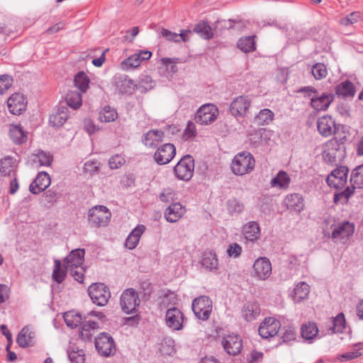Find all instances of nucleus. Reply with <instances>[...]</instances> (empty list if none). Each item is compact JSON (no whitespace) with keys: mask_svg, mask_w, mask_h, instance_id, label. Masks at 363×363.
I'll return each instance as SVG.
<instances>
[{"mask_svg":"<svg viewBox=\"0 0 363 363\" xmlns=\"http://www.w3.org/2000/svg\"><path fill=\"white\" fill-rule=\"evenodd\" d=\"M66 269H69L72 277H73L76 281L81 284L83 283L84 269L82 266H80L79 268L74 267Z\"/></svg>","mask_w":363,"mask_h":363,"instance_id":"obj_60","label":"nucleus"},{"mask_svg":"<svg viewBox=\"0 0 363 363\" xmlns=\"http://www.w3.org/2000/svg\"><path fill=\"white\" fill-rule=\"evenodd\" d=\"M145 230V226L143 225H138L135 227L128 235L125 242V247L133 250L135 249L140 239L141 235Z\"/></svg>","mask_w":363,"mask_h":363,"instance_id":"obj_30","label":"nucleus"},{"mask_svg":"<svg viewBox=\"0 0 363 363\" xmlns=\"http://www.w3.org/2000/svg\"><path fill=\"white\" fill-rule=\"evenodd\" d=\"M255 161L251 153L242 152L235 155L232 163V171L237 175H244L254 169Z\"/></svg>","mask_w":363,"mask_h":363,"instance_id":"obj_1","label":"nucleus"},{"mask_svg":"<svg viewBox=\"0 0 363 363\" xmlns=\"http://www.w3.org/2000/svg\"><path fill=\"white\" fill-rule=\"evenodd\" d=\"M67 108L66 107L60 108L57 111L52 113L49 118V123L55 127H60L65 124L68 118Z\"/></svg>","mask_w":363,"mask_h":363,"instance_id":"obj_33","label":"nucleus"},{"mask_svg":"<svg viewBox=\"0 0 363 363\" xmlns=\"http://www.w3.org/2000/svg\"><path fill=\"white\" fill-rule=\"evenodd\" d=\"M89 78L84 72H78L74 79V86L81 91L86 92L89 88Z\"/></svg>","mask_w":363,"mask_h":363,"instance_id":"obj_43","label":"nucleus"},{"mask_svg":"<svg viewBox=\"0 0 363 363\" xmlns=\"http://www.w3.org/2000/svg\"><path fill=\"white\" fill-rule=\"evenodd\" d=\"M228 211L230 214L240 213L244 209V205L235 199L228 200L227 203Z\"/></svg>","mask_w":363,"mask_h":363,"instance_id":"obj_56","label":"nucleus"},{"mask_svg":"<svg viewBox=\"0 0 363 363\" xmlns=\"http://www.w3.org/2000/svg\"><path fill=\"white\" fill-rule=\"evenodd\" d=\"M193 32L199 34L204 39H210L213 36L211 26L205 22L196 24L193 28Z\"/></svg>","mask_w":363,"mask_h":363,"instance_id":"obj_46","label":"nucleus"},{"mask_svg":"<svg viewBox=\"0 0 363 363\" xmlns=\"http://www.w3.org/2000/svg\"><path fill=\"white\" fill-rule=\"evenodd\" d=\"M139 292L142 295L143 298L148 300L152 292V286L148 280L140 282Z\"/></svg>","mask_w":363,"mask_h":363,"instance_id":"obj_57","label":"nucleus"},{"mask_svg":"<svg viewBox=\"0 0 363 363\" xmlns=\"http://www.w3.org/2000/svg\"><path fill=\"white\" fill-rule=\"evenodd\" d=\"M118 116L116 111L109 106H106L103 110L99 112V118L101 122L108 123L114 121Z\"/></svg>","mask_w":363,"mask_h":363,"instance_id":"obj_47","label":"nucleus"},{"mask_svg":"<svg viewBox=\"0 0 363 363\" xmlns=\"http://www.w3.org/2000/svg\"><path fill=\"white\" fill-rule=\"evenodd\" d=\"M201 264L210 271L216 269L218 264L216 255L212 251H205L202 255Z\"/></svg>","mask_w":363,"mask_h":363,"instance_id":"obj_34","label":"nucleus"},{"mask_svg":"<svg viewBox=\"0 0 363 363\" xmlns=\"http://www.w3.org/2000/svg\"><path fill=\"white\" fill-rule=\"evenodd\" d=\"M51 184L50 175L45 172H40L30 184L29 191L33 194L44 191Z\"/></svg>","mask_w":363,"mask_h":363,"instance_id":"obj_18","label":"nucleus"},{"mask_svg":"<svg viewBox=\"0 0 363 363\" xmlns=\"http://www.w3.org/2000/svg\"><path fill=\"white\" fill-rule=\"evenodd\" d=\"M125 160L121 155H116L112 156L108 160V164L111 169H115L121 167Z\"/></svg>","mask_w":363,"mask_h":363,"instance_id":"obj_61","label":"nucleus"},{"mask_svg":"<svg viewBox=\"0 0 363 363\" xmlns=\"http://www.w3.org/2000/svg\"><path fill=\"white\" fill-rule=\"evenodd\" d=\"M361 18V13L359 11H354L342 18L340 20V23L343 26H348L359 21Z\"/></svg>","mask_w":363,"mask_h":363,"instance_id":"obj_53","label":"nucleus"},{"mask_svg":"<svg viewBox=\"0 0 363 363\" xmlns=\"http://www.w3.org/2000/svg\"><path fill=\"white\" fill-rule=\"evenodd\" d=\"M274 113L269 108L261 110L255 116L254 123L258 125L269 124L274 120Z\"/></svg>","mask_w":363,"mask_h":363,"instance_id":"obj_40","label":"nucleus"},{"mask_svg":"<svg viewBox=\"0 0 363 363\" xmlns=\"http://www.w3.org/2000/svg\"><path fill=\"white\" fill-rule=\"evenodd\" d=\"M222 345L228 354L235 356L241 352L242 340L238 335H228L223 337Z\"/></svg>","mask_w":363,"mask_h":363,"instance_id":"obj_15","label":"nucleus"},{"mask_svg":"<svg viewBox=\"0 0 363 363\" xmlns=\"http://www.w3.org/2000/svg\"><path fill=\"white\" fill-rule=\"evenodd\" d=\"M255 274L259 279L264 280L272 274V265L267 257H259L253 264Z\"/></svg>","mask_w":363,"mask_h":363,"instance_id":"obj_19","label":"nucleus"},{"mask_svg":"<svg viewBox=\"0 0 363 363\" xmlns=\"http://www.w3.org/2000/svg\"><path fill=\"white\" fill-rule=\"evenodd\" d=\"M65 99L67 105L73 109H78L82 104V98L80 91H69Z\"/></svg>","mask_w":363,"mask_h":363,"instance_id":"obj_39","label":"nucleus"},{"mask_svg":"<svg viewBox=\"0 0 363 363\" xmlns=\"http://www.w3.org/2000/svg\"><path fill=\"white\" fill-rule=\"evenodd\" d=\"M335 99V94L330 92L316 94L311 99V106L316 111H326Z\"/></svg>","mask_w":363,"mask_h":363,"instance_id":"obj_16","label":"nucleus"},{"mask_svg":"<svg viewBox=\"0 0 363 363\" xmlns=\"http://www.w3.org/2000/svg\"><path fill=\"white\" fill-rule=\"evenodd\" d=\"M63 318L67 325L70 328H75L81 323L83 324L84 318L80 313L68 311L64 313ZM86 317H84V319Z\"/></svg>","mask_w":363,"mask_h":363,"instance_id":"obj_36","label":"nucleus"},{"mask_svg":"<svg viewBox=\"0 0 363 363\" xmlns=\"http://www.w3.org/2000/svg\"><path fill=\"white\" fill-rule=\"evenodd\" d=\"M196 133L197 132L195 124L189 121L187 123L186 128H185L184 132L183 133V138L186 140L193 138L196 137Z\"/></svg>","mask_w":363,"mask_h":363,"instance_id":"obj_62","label":"nucleus"},{"mask_svg":"<svg viewBox=\"0 0 363 363\" xmlns=\"http://www.w3.org/2000/svg\"><path fill=\"white\" fill-rule=\"evenodd\" d=\"M85 250L84 249H76L70 252L64 260V267L65 268L77 267L79 268L84 262Z\"/></svg>","mask_w":363,"mask_h":363,"instance_id":"obj_20","label":"nucleus"},{"mask_svg":"<svg viewBox=\"0 0 363 363\" xmlns=\"http://www.w3.org/2000/svg\"><path fill=\"white\" fill-rule=\"evenodd\" d=\"M34 162H38L40 166L48 167L52 164V156L50 152H46L43 150H39L34 155Z\"/></svg>","mask_w":363,"mask_h":363,"instance_id":"obj_50","label":"nucleus"},{"mask_svg":"<svg viewBox=\"0 0 363 363\" xmlns=\"http://www.w3.org/2000/svg\"><path fill=\"white\" fill-rule=\"evenodd\" d=\"M154 82L150 76H143L139 82V88L147 91L153 88Z\"/></svg>","mask_w":363,"mask_h":363,"instance_id":"obj_63","label":"nucleus"},{"mask_svg":"<svg viewBox=\"0 0 363 363\" xmlns=\"http://www.w3.org/2000/svg\"><path fill=\"white\" fill-rule=\"evenodd\" d=\"M16 160L11 156L0 160V173L4 177L10 176L14 167Z\"/></svg>","mask_w":363,"mask_h":363,"instance_id":"obj_44","label":"nucleus"},{"mask_svg":"<svg viewBox=\"0 0 363 363\" xmlns=\"http://www.w3.org/2000/svg\"><path fill=\"white\" fill-rule=\"evenodd\" d=\"M13 79L7 74L0 76V94H3L12 85Z\"/></svg>","mask_w":363,"mask_h":363,"instance_id":"obj_59","label":"nucleus"},{"mask_svg":"<svg viewBox=\"0 0 363 363\" xmlns=\"http://www.w3.org/2000/svg\"><path fill=\"white\" fill-rule=\"evenodd\" d=\"M67 353L71 363H84L85 353L83 350H68Z\"/></svg>","mask_w":363,"mask_h":363,"instance_id":"obj_52","label":"nucleus"},{"mask_svg":"<svg viewBox=\"0 0 363 363\" xmlns=\"http://www.w3.org/2000/svg\"><path fill=\"white\" fill-rule=\"evenodd\" d=\"M184 315L177 308H169L165 315L166 325L174 330H180L183 328Z\"/></svg>","mask_w":363,"mask_h":363,"instance_id":"obj_14","label":"nucleus"},{"mask_svg":"<svg viewBox=\"0 0 363 363\" xmlns=\"http://www.w3.org/2000/svg\"><path fill=\"white\" fill-rule=\"evenodd\" d=\"M113 83L116 89L121 94H130L133 91V82L127 75L115 76Z\"/></svg>","mask_w":363,"mask_h":363,"instance_id":"obj_22","label":"nucleus"},{"mask_svg":"<svg viewBox=\"0 0 363 363\" xmlns=\"http://www.w3.org/2000/svg\"><path fill=\"white\" fill-rule=\"evenodd\" d=\"M111 213L104 206H95L88 213L89 223L96 227L106 225L111 218Z\"/></svg>","mask_w":363,"mask_h":363,"instance_id":"obj_6","label":"nucleus"},{"mask_svg":"<svg viewBox=\"0 0 363 363\" xmlns=\"http://www.w3.org/2000/svg\"><path fill=\"white\" fill-rule=\"evenodd\" d=\"M164 136V132L160 130H150L143 138V143L149 147H155L162 142Z\"/></svg>","mask_w":363,"mask_h":363,"instance_id":"obj_23","label":"nucleus"},{"mask_svg":"<svg viewBox=\"0 0 363 363\" xmlns=\"http://www.w3.org/2000/svg\"><path fill=\"white\" fill-rule=\"evenodd\" d=\"M140 303V300L138 297V293L133 288L125 290L120 298V304L122 310L128 314L134 313Z\"/></svg>","mask_w":363,"mask_h":363,"instance_id":"obj_8","label":"nucleus"},{"mask_svg":"<svg viewBox=\"0 0 363 363\" xmlns=\"http://www.w3.org/2000/svg\"><path fill=\"white\" fill-rule=\"evenodd\" d=\"M348 172V169L345 166H340L334 169L327 179L328 184L335 187L343 185L347 181Z\"/></svg>","mask_w":363,"mask_h":363,"instance_id":"obj_21","label":"nucleus"},{"mask_svg":"<svg viewBox=\"0 0 363 363\" xmlns=\"http://www.w3.org/2000/svg\"><path fill=\"white\" fill-rule=\"evenodd\" d=\"M35 333L28 327H24L16 338L18 345L23 348L32 347L34 345Z\"/></svg>","mask_w":363,"mask_h":363,"instance_id":"obj_28","label":"nucleus"},{"mask_svg":"<svg viewBox=\"0 0 363 363\" xmlns=\"http://www.w3.org/2000/svg\"><path fill=\"white\" fill-rule=\"evenodd\" d=\"M354 231V225L348 221L343 222L338 225L332 233V238L333 239L341 238L344 239L349 238L353 235Z\"/></svg>","mask_w":363,"mask_h":363,"instance_id":"obj_24","label":"nucleus"},{"mask_svg":"<svg viewBox=\"0 0 363 363\" xmlns=\"http://www.w3.org/2000/svg\"><path fill=\"white\" fill-rule=\"evenodd\" d=\"M99 328V324L95 321H84L79 332L80 337L85 342H91L92 336Z\"/></svg>","mask_w":363,"mask_h":363,"instance_id":"obj_29","label":"nucleus"},{"mask_svg":"<svg viewBox=\"0 0 363 363\" xmlns=\"http://www.w3.org/2000/svg\"><path fill=\"white\" fill-rule=\"evenodd\" d=\"M284 333L281 337V342H289L296 339V330L294 327L284 328Z\"/></svg>","mask_w":363,"mask_h":363,"instance_id":"obj_58","label":"nucleus"},{"mask_svg":"<svg viewBox=\"0 0 363 363\" xmlns=\"http://www.w3.org/2000/svg\"><path fill=\"white\" fill-rule=\"evenodd\" d=\"M141 64V60L137 53L130 56L122 62L123 69H133L139 67Z\"/></svg>","mask_w":363,"mask_h":363,"instance_id":"obj_54","label":"nucleus"},{"mask_svg":"<svg viewBox=\"0 0 363 363\" xmlns=\"http://www.w3.org/2000/svg\"><path fill=\"white\" fill-rule=\"evenodd\" d=\"M301 336L306 340H313L318 333V328L315 323H308L301 327Z\"/></svg>","mask_w":363,"mask_h":363,"instance_id":"obj_45","label":"nucleus"},{"mask_svg":"<svg viewBox=\"0 0 363 363\" xmlns=\"http://www.w3.org/2000/svg\"><path fill=\"white\" fill-rule=\"evenodd\" d=\"M312 74L315 79H322L328 74L326 67L323 63H316L312 67Z\"/></svg>","mask_w":363,"mask_h":363,"instance_id":"obj_55","label":"nucleus"},{"mask_svg":"<svg viewBox=\"0 0 363 363\" xmlns=\"http://www.w3.org/2000/svg\"><path fill=\"white\" fill-rule=\"evenodd\" d=\"M242 233L247 240L254 242L260 235V228L257 222L250 221L242 226Z\"/></svg>","mask_w":363,"mask_h":363,"instance_id":"obj_25","label":"nucleus"},{"mask_svg":"<svg viewBox=\"0 0 363 363\" xmlns=\"http://www.w3.org/2000/svg\"><path fill=\"white\" fill-rule=\"evenodd\" d=\"M242 316L247 321L255 320L260 313V308L257 302H247L242 309Z\"/></svg>","mask_w":363,"mask_h":363,"instance_id":"obj_32","label":"nucleus"},{"mask_svg":"<svg viewBox=\"0 0 363 363\" xmlns=\"http://www.w3.org/2000/svg\"><path fill=\"white\" fill-rule=\"evenodd\" d=\"M330 323L332 326L330 330H333V333H342L345 328V319L342 313H340L336 317L331 318Z\"/></svg>","mask_w":363,"mask_h":363,"instance_id":"obj_48","label":"nucleus"},{"mask_svg":"<svg viewBox=\"0 0 363 363\" xmlns=\"http://www.w3.org/2000/svg\"><path fill=\"white\" fill-rule=\"evenodd\" d=\"M341 133L338 134V135L333 137L331 140H335L337 141V143L339 145L340 148H342L346 151L345 143L347 140V136L350 135V128L349 127L341 125L340 128Z\"/></svg>","mask_w":363,"mask_h":363,"instance_id":"obj_51","label":"nucleus"},{"mask_svg":"<svg viewBox=\"0 0 363 363\" xmlns=\"http://www.w3.org/2000/svg\"><path fill=\"white\" fill-rule=\"evenodd\" d=\"M218 109L212 104H206L201 106L195 116V121L201 125H210L218 118Z\"/></svg>","mask_w":363,"mask_h":363,"instance_id":"obj_9","label":"nucleus"},{"mask_svg":"<svg viewBox=\"0 0 363 363\" xmlns=\"http://www.w3.org/2000/svg\"><path fill=\"white\" fill-rule=\"evenodd\" d=\"M242 247L238 243L230 245L227 249V253L229 257H238L242 253Z\"/></svg>","mask_w":363,"mask_h":363,"instance_id":"obj_64","label":"nucleus"},{"mask_svg":"<svg viewBox=\"0 0 363 363\" xmlns=\"http://www.w3.org/2000/svg\"><path fill=\"white\" fill-rule=\"evenodd\" d=\"M9 111L13 115H20L26 108L27 101L21 93L12 94L7 101Z\"/></svg>","mask_w":363,"mask_h":363,"instance_id":"obj_17","label":"nucleus"},{"mask_svg":"<svg viewBox=\"0 0 363 363\" xmlns=\"http://www.w3.org/2000/svg\"><path fill=\"white\" fill-rule=\"evenodd\" d=\"M67 271H69V269H67L64 265L62 266L60 260L55 259V267L52 272L53 280L58 284H61L65 280Z\"/></svg>","mask_w":363,"mask_h":363,"instance_id":"obj_42","label":"nucleus"},{"mask_svg":"<svg viewBox=\"0 0 363 363\" xmlns=\"http://www.w3.org/2000/svg\"><path fill=\"white\" fill-rule=\"evenodd\" d=\"M192 311L197 318L206 320L212 311V301L207 296H201L194 299Z\"/></svg>","mask_w":363,"mask_h":363,"instance_id":"obj_7","label":"nucleus"},{"mask_svg":"<svg viewBox=\"0 0 363 363\" xmlns=\"http://www.w3.org/2000/svg\"><path fill=\"white\" fill-rule=\"evenodd\" d=\"M185 210L179 203H172L165 211L164 216L169 223H175L182 217Z\"/></svg>","mask_w":363,"mask_h":363,"instance_id":"obj_26","label":"nucleus"},{"mask_svg":"<svg viewBox=\"0 0 363 363\" xmlns=\"http://www.w3.org/2000/svg\"><path fill=\"white\" fill-rule=\"evenodd\" d=\"M281 326L279 320L272 317L266 318L259 327V334L264 339L273 337L278 334Z\"/></svg>","mask_w":363,"mask_h":363,"instance_id":"obj_12","label":"nucleus"},{"mask_svg":"<svg viewBox=\"0 0 363 363\" xmlns=\"http://www.w3.org/2000/svg\"><path fill=\"white\" fill-rule=\"evenodd\" d=\"M194 166V160L192 156L186 155L177 162L174 172L179 179L189 181L193 177Z\"/></svg>","mask_w":363,"mask_h":363,"instance_id":"obj_5","label":"nucleus"},{"mask_svg":"<svg viewBox=\"0 0 363 363\" xmlns=\"http://www.w3.org/2000/svg\"><path fill=\"white\" fill-rule=\"evenodd\" d=\"M251 106L249 96L241 95L235 97L230 105V112L235 117H245Z\"/></svg>","mask_w":363,"mask_h":363,"instance_id":"obj_11","label":"nucleus"},{"mask_svg":"<svg viewBox=\"0 0 363 363\" xmlns=\"http://www.w3.org/2000/svg\"><path fill=\"white\" fill-rule=\"evenodd\" d=\"M290 183V176L286 172L281 170L271 180L270 185L272 187L286 190L289 187Z\"/></svg>","mask_w":363,"mask_h":363,"instance_id":"obj_31","label":"nucleus"},{"mask_svg":"<svg viewBox=\"0 0 363 363\" xmlns=\"http://www.w3.org/2000/svg\"><path fill=\"white\" fill-rule=\"evenodd\" d=\"M255 35L241 38L238 42V48L244 52H251L255 50Z\"/></svg>","mask_w":363,"mask_h":363,"instance_id":"obj_41","label":"nucleus"},{"mask_svg":"<svg viewBox=\"0 0 363 363\" xmlns=\"http://www.w3.org/2000/svg\"><path fill=\"white\" fill-rule=\"evenodd\" d=\"M346 151L339 147L337 141L329 140L325 145L323 152L324 161L331 165H337L345 158Z\"/></svg>","mask_w":363,"mask_h":363,"instance_id":"obj_2","label":"nucleus"},{"mask_svg":"<svg viewBox=\"0 0 363 363\" xmlns=\"http://www.w3.org/2000/svg\"><path fill=\"white\" fill-rule=\"evenodd\" d=\"M9 136L16 144H22L26 141L27 136L20 125H11Z\"/></svg>","mask_w":363,"mask_h":363,"instance_id":"obj_37","label":"nucleus"},{"mask_svg":"<svg viewBox=\"0 0 363 363\" xmlns=\"http://www.w3.org/2000/svg\"><path fill=\"white\" fill-rule=\"evenodd\" d=\"M285 203L289 208L301 211L303 208V199L299 194H291L285 198Z\"/></svg>","mask_w":363,"mask_h":363,"instance_id":"obj_35","label":"nucleus"},{"mask_svg":"<svg viewBox=\"0 0 363 363\" xmlns=\"http://www.w3.org/2000/svg\"><path fill=\"white\" fill-rule=\"evenodd\" d=\"M341 124H337L335 120L330 115L320 117L317 121L318 131L323 137H330L337 133Z\"/></svg>","mask_w":363,"mask_h":363,"instance_id":"obj_10","label":"nucleus"},{"mask_svg":"<svg viewBox=\"0 0 363 363\" xmlns=\"http://www.w3.org/2000/svg\"><path fill=\"white\" fill-rule=\"evenodd\" d=\"M335 94L341 99L352 98L355 94V87L349 80H345L335 86Z\"/></svg>","mask_w":363,"mask_h":363,"instance_id":"obj_27","label":"nucleus"},{"mask_svg":"<svg viewBox=\"0 0 363 363\" xmlns=\"http://www.w3.org/2000/svg\"><path fill=\"white\" fill-rule=\"evenodd\" d=\"M350 182L355 188L363 187V164L358 166L352 172Z\"/></svg>","mask_w":363,"mask_h":363,"instance_id":"obj_49","label":"nucleus"},{"mask_svg":"<svg viewBox=\"0 0 363 363\" xmlns=\"http://www.w3.org/2000/svg\"><path fill=\"white\" fill-rule=\"evenodd\" d=\"M94 344L96 351L102 357H111L116 353V348L114 340L107 333H100L95 337Z\"/></svg>","mask_w":363,"mask_h":363,"instance_id":"obj_3","label":"nucleus"},{"mask_svg":"<svg viewBox=\"0 0 363 363\" xmlns=\"http://www.w3.org/2000/svg\"><path fill=\"white\" fill-rule=\"evenodd\" d=\"M310 292L309 285L304 281L299 282L294 290V302H300L307 298Z\"/></svg>","mask_w":363,"mask_h":363,"instance_id":"obj_38","label":"nucleus"},{"mask_svg":"<svg viewBox=\"0 0 363 363\" xmlns=\"http://www.w3.org/2000/svg\"><path fill=\"white\" fill-rule=\"evenodd\" d=\"M176 155V147L172 143H165L160 146L154 155L157 164L163 165L168 164Z\"/></svg>","mask_w":363,"mask_h":363,"instance_id":"obj_13","label":"nucleus"},{"mask_svg":"<svg viewBox=\"0 0 363 363\" xmlns=\"http://www.w3.org/2000/svg\"><path fill=\"white\" fill-rule=\"evenodd\" d=\"M88 294L92 302L99 306H106L111 298L109 288L104 283L91 284L88 289Z\"/></svg>","mask_w":363,"mask_h":363,"instance_id":"obj_4","label":"nucleus"}]
</instances>
